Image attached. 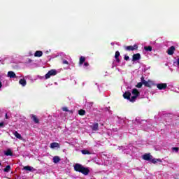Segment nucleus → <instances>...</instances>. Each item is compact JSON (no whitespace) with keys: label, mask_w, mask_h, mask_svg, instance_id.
<instances>
[{"label":"nucleus","mask_w":179,"mask_h":179,"mask_svg":"<svg viewBox=\"0 0 179 179\" xmlns=\"http://www.w3.org/2000/svg\"><path fill=\"white\" fill-rule=\"evenodd\" d=\"M74 170L78 173H82V174H84V176H87L90 173L89 168L83 166L80 164H76L74 166Z\"/></svg>","instance_id":"obj_1"},{"label":"nucleus","mask_w":179,"mask_h":179,"mask_svg":"<svg viewBox=\"0 0 179 179\" xmlns=\"http://www.w3.org/2000/svg\"><path fill=\"white\" fill-rule=\"evenodd\" d=\"M55 75H57V70L52 69L45 75V78L50 79L51 76H55Z\"/></svg>","instance_id":"obj_2"},{"label":"nucleus","mask_w":179,"mask_h":179,"mask_svg":"<svg viewBox=\"0 0 179 179\" xmlns=\"http://www.w3.org/2000/svg\"><path fill=\"white\" fill-rule=\"evenodd\" d=\"M124 50L125 51H135L138 50V46L137 45H129V46H124Z\"/></svg>","instance_id":"obj_3"},{"label":"nucleus","mask_w":179,"mask_h":179,"mask_svg":"<svg viewBox=\"0 0 179 179\" xmlns=\"http://www.w3.org/2000/svg\"><path fill=\"white\" fill-rule=\"evenodd\" d=\"M157 89H159V90H164L165 89H167V84L159 83V84H157Z\"/></svg>","instance_id":"obj_4"},{"label":"nucleus","mask_w":179,"mask_h":179,"mask_svg":"<svg viewBox=\"0 0 179 179\" xmlns=\"http://www.w3.org/2000/svg\"><path fill=\"white\" fill-rule=\"evenodd\" d=\"M31 120L34 121V124H40V120H38V117H37V115H30Z\"/></svg>","instance_id":"obj_5"},{"label":"nucleus","mask_w":179,"mask_h":179,"mask_svg":"<svg viewBox=\"0 0 179 179\" xmlns=\"http://www.w3.org/2000/svg\"><path fill=\"white\" fill-rule=\"evenodd\" d=\"M143 160H146L147 162H150L152 159H153V156H152L150 154H145L143 156Z\"/></svg>","instance_id":"obj_6"},{"label":"nucleus","mask_w":179,"mask_h":179,"mask_svg":"<svg viewBox=\"0 0 179 179\" xmlns=\"http://www.w3.org/2000/svg\"><path fill=\"white\" fill-rule=\"evenodd\" d=\"M141 59V54L140 53H136L134 54L132 56V61L133 62H135L136 61H139Z\"/></svg>","instance_id":"obj_7"},{"label":"nucleus","mask_w":179,"mask_h":179,"mask_svg":"<svg viewBox=\"0 0 179 179\" xmlns=\"http://www.w3.org/2000/svg\"><path fill=\"white\" fill-rule=\"evenodd\" d=\"M174 51H176V47L171 46L167 50L168 55H173V54H174Z\"/></svg>","instance_id":"obj_8"},{"label":"nucleus","mask_w":179,"mask_h":179,"mask_svg":"<svg viewBox=\"0 0 179 179\" xmlns=\"http://www.w3.org/2000/svg\"><path fill=\"white\" fill-rule=\"evenodd\" d=\"M120 55H121V54L120 53V51H116L115 54V59L116 60V62H117V64H120V62H121V60H120Z\"/></svg>","instance_id":"obj_9"},{"label":"nucleus","mask_w":179,"mask_h":179,"mask_svg":"<svg viewBox=\"0 0 179 179\" xmlns=\"http://www.w3.org/2000/svg\"><path fill=\"white\" fill-rule=\"evenodd\" d=\"M7 76L10 78V79H15L16 78V73H15L13 71H8Z\"/></svg>","instance_id":"obj_10"},{"label":"nucleus","mask_w":179,"mask_h":179,"mask_svg":"<svg viewBox=\"0 0 179 179\" xmlns=\"http://www.w3.org/2000/svg\"><path fill=\"white\" fill-rule=\"evenodd\" d=\"M131 93L134 96H136L137 97H139L141 92H139V90H138V89L134 88L132 90Z\"/></svg>","instance_id":"obj_11"},{"label":"nucleus","mask_w":179,"mask_h":179,"mask_svg":"<svg viewBox=\"0 0 179 179\" xmlns=\"http://www.w3.org/2000/svg\"><path fill=\"white\" fill-rule=\"evenodd\" d=\"M124 99H127V100H131V92H126L123 94Z\"/></svg>","instance_id":"obj_12"},{"label":"nucleus","mask_w":179,"mask_h":179,"mask_svg":"<svg viewBox=\"0 0 179 179\" xmlns=\"http://www.w3.org/2000/svg\"><path fill=\"white\" fill-rule=\"evenodd\" d=\"M93 131H99V123L95 122L90 127Z\"/></svg>","instance_id":"obj_13"},{"label":"nucleus","mask_w":179,"mask_h":179,"mask_svg":"<svg viewBox=\"0 0 179 179\" xmlns=\"http://www.w3.org/2000/svg\"><path fill=\"white\" fill-rule=\"evenodd\" d=\"M55 148H59V143H50V148L55 149Z\"/></svg>","instance_id":"obj_14"},{"label":"nucleus","mask_w":179,"mask_h":179,"mask_svg":"<svg viewBox=\"0 0 179 179\" xmlns=\"http://www.w3.org/2000/svg\"><path fill=\"white\" fill-rule=\"evenodd\" d=\"M34 57H43V51L41 50L36 51L34 53Z\"/></svg>","instance_id":"obj_15"},{"label":"nucleus","mask_w":179,"mask_h":179,"mask_svg":"<svg viewBox=\"0 0 179 179\" xmlns=\"http://www.w3.org/2000/svg\"><path fill=\"white\" fill-rule=\"evenodd\" d=\"M86 61V57L81 56L80 57L79 65H83Z\"/></svg>","instance_id":"obj_16"},{"label":"nucleus","mask_w":179,"mask_h":179,"mask_svg":"<svg viewBox=\"0 0 179 179\" xmlns=\"http://www.w3.org/2000/svg\"><path fill=\"white\" fill-rule=\"evenodd\" d=\"M19 83L20 85H22V86L24 87L26 86V85H27V82L26 81V80L24 78L20 79L19 80Z\"/></svg>","instance_id":"obj_17"},{"label":"nucleus","mask_w":179,"mask_h":179,"mask_svg":"<svg viewBox=\"0 0 179 179\" xmlns=\"http://www.w3.org/2000/svg\"><path fill=\"white\" fill-rule=\"evenodd\" d=\"M59 162H61V158H59V157L58 156H55L53 157V163H59Z\"/></svg>","instance_id":"obj_18"},{"label":"nucleus","mask_w":179,"mask_h":179,"mask_svg":"<svg viewBox=\"0 0 179 179\" xmlns=\"http://www.w3.org/2000/svg\"><path fill=\"white\" fill-rule=\"evenodd\" d=\"M150 161L152 162V163H153V164H156L157 162H159V163H162V159H160L152 158Z\"/></svg>","instance_id":"obj_19"},{"label":"nucleus","mask_w":179,"mask_h":179,"mask_svg":"<svg viewBox=\"0 0 179 179\" xmlns=\"http://www.w3.org/2000/svg\"><path fill=\"white\" fill-rule=\"evenodd\" d=\"M14 136H15V138H17V139H20L22 140V135H20V134H19L17 131H15L13 133Z\"/></svg>","instance_id":"obj_20"},{"label":"nucleus","mask_w":179,"mask_h":179,"mask_svg":"<svg viewBox=\"0 0 179 179\" xmlns=\"http://www.w3.org/2000/svg\"><path fill=\"white\" fill-rule=\"evenodd\" d=\"M24 170H26L27 171H33V170H34V168L30 166H26L24 167Z\"/></svg>","instance_id":"obj_21"},{"label":"nucleus","mask_w":179,"mask_h":179,"mask_svg":"<svg viewBox=\"0 0 179 179\" xmlns=\"http://www.w3.org/2000/svg\"><path fill=\"white\" fill-rule=\"evenodd\" d=\"M4 155H6V156H13V152L12 150H10V149H8L7 150V152L4 153Z\"/></svg>","instance_id":"obj_22"},{"label":"nucleus","mask_w":179,"mask_h":179,"mask_svg":"<svg viewBox=\"0 0 179 179\" xmlns=\"http://www.w3.org/2000/svg\"><path fill=\"white\" fill-rule=\"evenodd\" d=\"M78 114L79 115H85V114H86V110L80 109V110H78Z\"/></svg>","instance_id":"obj_23"},{"label":"nucleus","mask_w":179,"mask_h":179,"mask_svg":"<svg viewBox=\"0 0 179 179\" xmlns=\"http://www.w3.org/2000/svg\"><path fill=\"white\" fill-rule=\"evenodd\" d=\"M149 82H150V80L145 81V83H143V85H144V86H145V87H152V86L150 85Z\"/></svg>","instance_id":"obj_24"},{"label":"nucleus","mask_w":179,"mask_h":179,"mask_svg":"<svg viewBox=\"0 0 179 179\" xmlns=\"http://www.w3.org/2000/svg\"><path fill=\"white\" fill-rule=\"evenodd\" d=\"M144 50L145 51H152L153 48L150 45V46H145Z\"/></svg>","instance_id":"obj_25"},{"label":"nucleus","mask_w":179,"mask_h":179,"mask_svg":"<svg viewBox=\"0 0 179 179\" xmlns=\"http://www.w3.org/2000/svg\"><path fill=\"white\" fill-rule=\"evenodd\" d=\"M81 153H83V155H90V151L87 150H83Z\"/></svg>","instance_id":"obj_26"},{"label":"nucleus","mask_w":179,"mask_h":179,"mask_svg":"<svg viewBox=\"0 0 179 179\" xmlns=\"http://www.w3.org/2000/svg\"><path fill=\"white\" fill-rule=\"evenodd\" d=\"M138 96H135V95H134L133 96H131V98H130V99H129L131 103H134V101H135V100H136V98H137Z\"/></svg>","instance_id":"obj_27"},{"label":"nucleus","mask_w":179,"mask_h":179,"mask_svg":"<svg viewBox=\"0 0 179 179\" xmlns=\"http://www.w3.org/2000/svg\"><path fill=\"white\" fill-rule=\"evenodd\" d=\"M5 173H9L10 171V166L9 165L6 166L4 169Z\"/></svg>","instance_id":"obj_28"},{"label":"nucleus","mask_w":179,"mask_h":179,"mask_svg":"<svg viewBox=\"0 0 179 179\" xmlns=\"http://www.w3.org/2000/svg\"><path fill=\"white\" fill-rule=\"evenodd\" d=\"M143 85V83H137V85H136V87H138V89H141L142 87V85Z\"/></svg>","instance_id":"obj_29"},{"label":"nucleus","mask_w":179,"mask_h":179,"mask_svg":"<svg viewBox=\"0 0 179 179\" xmlns=\"http://www.w3.org/2000/svg\"><path fill=\"white\" fill-rule=\"evenodd\" d=\"M172 150H173V152H176V153H178L179 148L178 147H173Z\"/></svg>","instance_id":"obj_30"},{"label":"nucleus","mask_w":179,"mask_h":179,"mask_svg":"<svg viewBox=\"0 0 179 179\" xmlns=\"http://www.w3.org/2000/svg\"><path fill=\"white\" fill-rule=\"evenodd\" d=\"M62 111H66V112L72 113V110H68V108H66V107H63V108H62Z\"/></svg>","instance_id":"obj_31"},{"label":"nucleus","mask_w":179,"mask_h":179,"mask_svg":"<svg viewBox=\"0 0 179 179\" xmlns=\"http://www.w3.org/2000/svg\"><path fill=\"white\" fill-rule=\"evenodd\" d=\"M124 61H129V56L124 55Z\"/></svg>","instance_id":"obj_32"},{"label":"nucleus","mask_w":179,"mask_h":179,"mask_svg":"<svg viewBox=\"0 0 179 179\" xmlns=\"http://www.w3.org/2000/svg\"><path fill=\"white\" fill-rule=\"evenodd\" d=\"M63 64L66 65H69V62L67 60H63Z\"/></svg>","instance_id":"obj_33"},{"label":"nucleus","mask_w":179,"mask_h":179,"mask_svg":"<svg viewBox=\"0 0 179 179\" xmlns=\"http://www.w3.org/2000/svg\"><path fill=\"white\" fill-rule=\"evenodd\" d=\"M141 79V83H143L146 81L145 80V78L143 76H142Z\"/></svg>","instance_id":"obj_34"},{"label":"nucleus","mask_w":179,"mask_h":179,"mask_svg":"<svg viewBox=\"0 0 179 179\" xmlns=\"http://www.w3.org/2000/svg\"><path fill=\"white\" fill-rule=\"evenodd\" d=\"M84 66H85V68H87V66H89V63L88 62H85L84 63Z\"/></svg>","instance_id":"obj_35"},{"label":"nucleus","mask_w":179,"mask_h":179,"mask_svg":"<svg viewBox=\"0 0 179 179\" xmlns=\"http://www.w3.org/2000/svg\"><path fill=\"white\" fill-rule=\"evenodd\" d=\"M0 127H3V122H0Z\"/></svg>","instance_id":"obj_36"},{"label":"nucleus","mask_w":179,"mask_h":179,"mask_svg":"<svg viewBox=\"0 0 179 179\" xmlns=\"http://www.w3.org/2000/svg\"><path fill=\"white\" fill-rule=\"evenodd\" d=\"M6 120L9 119V117L8 116V114H6Z\"/></svg>","instance_id":"obj_37"},{"label":"nucleus","mask_w":179,"mask_h":179,"mask_svg":"<svg viewBox=\"0 0 179 179\" xmlns=\"http://www.w3.org/2000/svg\"><path fill=\"white\" fill-rule=\"evenodd\" d=\"M2 87V82L0 81V89Z\"/></svg>","instance_id":"obj_38"},{"label":"nucleus","mask_w":179,"mask_h":179,"mask_svg":"<svg viewBox=\"0 0 179 179\" xmlns=\"http://www.w3.org/2000/svg\"><path fill=\"white\" fill-rule=\"evenodd\" d=\"M177 62H178V65L179 66V58L178 59Z\"/></svg>","instance_id":"obj_39"},{"label":"nucleus","mask_w":179,"mask_h":179,"mask_svg":"<svg viewBox=\"0 0 179 179\" xmlns=\"http://www.w3.org/2000/svg\"><path fill=\"white\" fill-rule=\"evenodd\" d=\"M0 166H1V163H0Z\"/></svg>","instance_id":"obj_40"}]
</instances>
